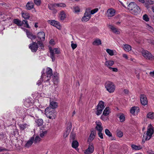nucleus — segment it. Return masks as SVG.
<instances>
[{"mask_svg": "<svg viewBox=\"0 0 154 154\" xmlns=\"http://www.w3.org/2000/svg\"><path fill=\"white\" fill-rule=\"evenodd\" d=\"M79 145V143L77 141L73 140L72 141V147L74 148H76Z\"/></svg>", "mask_w": 154, "mask_h": 154, "instance_id": "33", "label": "nucleus"}, {"mask_svg": "<svg viewBox=\"0 0 154 154\" xmlns=\"http://www.w3.org/2000/svg\"><path fill=\"white\" fill-rule=\"evenodd\" d=\"M141 53L143 56L146 59L151 61L154 60V56L151 53L147 50H143Z\"/></svg>", "mask_w": 154, "mask_h": 154, "instance_id": "6", "label": "nucleus"}, {"mask_svg": "<svg viewBox=\"0 0 154 154\" xmlns=\"http://www.w3.org/2000/svg\"><path fill=\"white\" fill-rule=\"evenodd\" d=\"M25 30H26L27 36L28 38H30L32 40L35 39L36 38V36L33 35V34L31 32H30L28 30L25 29Z\"/></svg>", "mask_w": 154, "mask_h": 154, "instance_id": "14", "label": "nucleus"}, {"mask_svg": "<svg viewBox=\"0 0 154 154\" xmlns=\"http://www.w3.org/2000/svg\"><path fill=\"white\" fill-rule=\"evenodd\" d=\"M35 4L36 5L40 6L41 3V0H34Z\"/></svg>", "mask_w": 154, "mask_h": 154, "instance_id": "47", "label": "nucleus"}, {"mask_svg": "<svg viewBox=\"0 0 154 154\" xmlns=\"http://www.w3.org/2000/svg\"><path fill=\"white\" fill-rule=\"evenodd\" d=\"M149 74L150 76L152 77H154V71L151 72H149Z\"/></svg>", "mask_w": 154, "mask_h": 154, "instance_id": "61", "label": "nucleus"}, {"mask_svg": "<svg viewBox=\"0 0 154 154\" xmlns=\"http://www.w3.org/2000/svg\"><path fill=\"white\" fill-rule=\"evenodd\" d=\"M71 46L72 49L74 50L77 47V45L76 44L72 43L71 44Z\"/></svg>", "mask_w": 154, "mask_h": 154, "instance_id": "57", "label": "nucleus"}, {"mask_svg": "<svg viewBox=\"0 0 154 154\" xmlns=\"http://www.w3.org/2000/svg\"><path fill=\"white\" fill-rule=\"evenodd\" d=\"M33 110L34 109L33 108H30L28 110V112H29V111L33 112Z\"/></svg>", "mask_w": 154, "mask_h": 154, "instance_id": "64", "label": "nucleus"}, {"mask_svg": "<svg viewBox=\"0 0 154 154\" xmlns=\"http://www.w3.org/2000/svg\"><path fill=\"white\" fill-rule=\"evenodd\" d=\"M50 53V57L52 59L53 61H54L55 60V54H58L60 53V51L58 50L57 48H54L52 49L51 48H49Z\"/></svg>", "mask_w": 154, "mask_h": 154, "instance_id": "7", "label": "nucleus"}, {"mask_svg": "<svg viewBox=\"0 0 154 154\" xmlns=\"http://www.w3.org/2000/svg\"><path fill=\"white\" fill-rule=\"evenodd\" d=\"M98 10V9L97 8H96L91 11L90 10L91 13V14H93L94 13L97 12Z\"/></svg>", "mask_w": 154, "mask_h": 154, "instance_id": "53", "label": "nucleus"}, {"mask_svg": "<svg viewBox=\"0 0 154 154\" xmlns=\"http://www.w3.org/2000/svg\"><path fill=\"white\" fill-rule=\"evenodd\" d=\"M35 121L37 125L38 126H41L43 124V120L42 119H38L37 120Z\"/></svg>", "mask_w": 154, "mask_h": 154, "instance_id": "32", "label": "nucleus"}, {"mask_svg": "<svg viewBox=\"0 0 154 154\" xmlns=\"http://www.w3.org/2000/svg\"><path fill=\"white\" fill-rule=\"evenodd\" d=\"M104 102L102 101H100L97 106V108L104 109Z\"/></svg>", "mask_w": 154, "mask_h": 154, "instance_id": "31", "label": "nucleus"}, {"mask_svg": "<svg viewBox=\"0 0 154 154\" xmlns=\"http://www.w3.org/2000/svg\"><path fill=\"white\" fill-rule=\"evenodd\" d=\"M139 110V108L138 107L134 106L131 108L130 109V112L131 113L133 114L135 113V111L137 112Z\"/></svg>", "mask_w": 154, "mask_h": 154, "instance_id": "23", "label": "nucleus"}, {"mask_svg": "<svg viewBox=\"0 0 154 154\" xmlns=\"http://www.w3.org/2000/svg\"><path fill=\"white\" fill-rule=\"evenodd\" d=\"M90 17H87L86 16L84 15V16L82 17V20L83 22H86L88 21L90 19Z\"/></svg>", "mask_w": 154, "mask_h": 154, "instance_id": "37", "label": "nucleus"}, {"mask_svg": "<svg viewBox=\"0 0 154 154\" xmlns=\"http://www.w3.org/2000/svg\"><path fill=\"white\" fill-rule=\"evenodd\" d=\"M49 43L50 44L53 45L55 44L54 40L53 39H51Z\"/></svg>", "mask_w": 154, "mask_h": 154, "instance_id": "60", "label": "nucleus"}, {"mask_svg": "<svg viewBox=\"0 0 154 154\" xmlns=\"http://www.w3.org/2000/svg\"><path fill=\"white\" fill-rule=\"evenodd\" d=\"M59 18L61 20H63L66 18V14L63 11H61L60 12Z\"/></svg>", "mask_w": 154, "mask_h": 154, "instance_id": "20", "label": "nucleus"}, {"mask_svg": "<svg viewBox=\"0 0 154 154\" xmlns=\"http://www.w3.org/2000/svg\"><path fill=\"white\" fill-rule=\"evenodd\" d=\"M96 134V133L95 131H92L88 139H90L92 140L95 138Z\"/></svg>", "mask_w": 154, "mask_h": 154, "instance_id": "28", "label": "nucleus"}, {"mask_svg": "<svg viewBox=\"0 0 154 154\" xmlns=\"http://www.w3.org/2000/svg\"><path fill=\"white\" fill-rule=\"evenodd\" d=\"M34 3L32 2H28L26 6V9L30 10L34 8Z\"/></svg>", "mask_w": 154, "mask_h": 154, "instance_id": "17", "label": "nucleus"}, {"mask_svg": "<svg viewBox=\"0 0 154 154\" xmlns=\"http://www.w3.org/2000/svg\"><path fill=\"white\" fill-rule=\"evenodd\" d=\"M79 8L78 6H76L74 8V11L75 12H79L80 11Z\"/></svg>", "mask_w": 154, "mask_h": 154, "instance_id": "55", "label": "nucleus"}, {"mask_svg": "<svg viewBox=\"0 0 154 154\" xmlns=\"http://www.w3.org/2000/svg\"><path fill=\"white\" fill-rule=\"evenodd\" d=\"M41 73V79L45 82H49L53 75L52 70L49 67H47L45 71V69H43Z\"/></svg>", "mask_w": 154, "mask_h": 154, "instance_id": "1", "label": "nucleus"}, {"mask_svg": "<svg viewBox=\"0 0 154 154\" xmlns=\"http://www.w3.org/2000/svg\"><path fill=\"white\" fill-rule=\"evenodd\" d=\"M109 68L114 72H117L118 71V69L116 68H112L111 67H109Z\"/></svg>", "mask_w": 154, "mask_h": 154, "instance_id": "56", "label": "nucleus"}, {"mask_svg": "<svg viewBox=\"0 0 154 154\" xmlns=\"http://www.w3.org/2000/svg\"><path fill=\"white\" fill-rule=\"evenodd\" d=\"M102 131H100L98 132V136L101 138V139H103V134L102 133Z\"/></svg>", "mask_w": 154, "mask_h": 154, "instance_id": "54", "label": "nucleus"}, {"mask_svg": "<svg viewBox=\"0 0 154 154\" xmlns=\"http://www.w3.org/2000/svg\"><path fill=\"white\" fill-rule=\"evenodd\" d=\"M110 112L109 108V107H106L104 110L103 114L104 116H106L109 114Z\"/></svg>", "mask_w": 154, "mask_h": 154, "instance_id": "29", "label": "nucleus"}, {"mask_svg": "<svg viewBox=\"0 0 154 154\" xmlns=\"http://www.w3.org/2000/svg\"><path fill=\"white\" fill-rule=\"evenodd\" d=\"M58 78L57 76H54L53 79V81L55 85L57 84L58 82Z\"/></svg>", "mask_w": 154, "mask_h": 154, "instance_id": "41", "label": "nucleus"}, {"mask_svg": "<svg viewBox=\"0 0 154 154\" xmlns=\"http://www.w3.org/2000/svg\"><path fill=\"white\" fill-rule=\"evenodd\" d=\"M146 28L149 30L151 32H152L153 31V28L147 24L146 26Z\"/></svg>", "mask_w": 154, "mask_h": 154, "instance_id": "52", "label": "nucleus"}, {"mask_svg": "<svg viewBox=\"0 0 154 154\" xmlns=\"http://www.w3.org/2000/svg\"><path fill=\"white\" fill-rule=\"evenodd\" d=\"M41 138L39 137V136H37L35 137V139H34V142L35 143H37L39 142L41 140Z\"/></svg>", "mask_w": 154, "mask_h": 154, "instance_id": "49", "label": "nucleus"}, {"mask_svg": "<svg viewBox=\"0 0 154 154\" xmlns=\"http://www.w3.org/2000/svg\"><path fill=\"white\" fill-rule=\"evenodd\" d=\"M114 64V62L111 60H109L108 61H106L105 63V66L107 67H110V66H112Z\"/></svg>", "mask_w": 154, "mask_h": 154, "instance_id": "19", "label": "nucleus"}, {"mask_svg": "<svg viewBox=\"0 0 154 154\" xmlns=\"http://www.w3.org/2000/svg\"><path fill=\"white\" fill-rule=\"evenodd\" d=\"M19 126L20 130H23L26 128H27L29 125L27 124H20Z\"/></svg>", "mask_w": 154, "mask_h": 154, "instance_id": "34", "label": "nucleus"}, {"mask_svg": "<svg viewBox=\"0 0 154 154\" xmlns=\"http://www.w3.org/2000/svg\"><path fill=\"white\" fill-rule=\"evenodd\" d=\"M94 151V147L92 143H90L88 148L85 151V154H90L92 153Z\"/></svg>", "mask_w": 154, "mask_h": 154, "instance_id": "11", "label": "nucleus"}, {"mask_svg": "<svg viewBox=\"0 0 154 154\" xmlns=\"http://www.w3.org/2000/svg\"><path fill=\"white\" fill-rule=\"evenodd\" d=\"M143 19L146 22L149 20V18L146 14H145L143 16Z\"/></svg>", "mask_w": 154, "mask_h": 154, "instance_id": "45", "label": "nucleus"}, {"mask_svg": "<svg viewBox=\"0 0 154 154\" xmlns=\"http://www.w3.org/2000/svg\"><path fill=\"white\" fill-rule=\"evenodd\" d=\"M22 25L23 24L24 25H25V26L27 28H30V27L29 26L28 23V21L27 20H23L22 21Z\"/></svg>", "mask_w": 154, "mask_h": 154, "instance_id": "38", "label": "nucleus"}, {"mask_svg": "<svg viewBox=\"0 0 154 154\" xmlns=\"http://www.w3.org/2000/svg\"><path fill=\"white\" fill-rule=\"evenodd\" d=\"M123 57L125 58L128 59V57L127 56V55L125 54H123Z\"/></svg>", "mask_w": 154, "mask_h": 154, "instance_id": "62", "label": "nucleus"}, {"mask_svg": "<svg viewBox=\"0 0 154 154\" xmlns=\"http://www.w3.org/2000/svg\"><path fill=\"white\" fill-rule=\"evenodd\" d=\"M108 17H112L113 16L115 13V10L112 9H109L107 11Z\"/></svg>", "mask_w": 154, "mask_h": 154, "instance_id": "18", "label": "nucleus"}, {"mask_svg": "<svg viewBox=\"0 0 154 154\" xmlns=\"http://www.w3.org/2000/svg\"><path fill=\"white\" fill-rule=\"evenodd\" d=\"M56 4V5L57 7H65L66 6V5L64 3H59Z\"/></svg>", "mask_w": 154, "mask_h": 154, "instance_id": "44", "label": "nucleus"}, {"mask_svg": "<svg viewBox=\"0 0 154 154\" xmlns=\"http://www.w3.org/2000/svg\"><path fill=\"white\" fill-rule=\"evenodd\" d=\"M154 132L153 129V128H149L148 129L147 132L146 134H144L143 137V139L142 140V143H144L145 140H149L151 137L152 134Z\"/></svg>", "mask_w": 154, "mask_h": 154, "instance_id": "4", "label": "nucleus"}, {"mask_svg": "<svg viewBox=\"0 0 154 154\" xmlns=\"http://www.w3.org/2000/svg\"><path fill=\"white\" fill-rule=\"evenodd\" d=\"M106 51L108 54H109V55L111 56H113L114 55L113 52L112 50L107 49L106 50Z\"/></svg>", "mask_w": 154, "mask_h": 154, "instance_id": "46", "label": "nucleus"}, {"mask_svg": "<svg viewBox=\"0 0 154 154\" xmlns=\"http://www.w3.org/2000/svg\"><path fill=\"white\" fill-rule=\"evenodd\" d=\"M127 8L134 15H136L140 12V8L134 2H130L128 5Z\"/></svg>", "mask_w": 154, "mask_h": 154, "instance_id": "2", "label": "nucleus"}, {"mask_svg": "<svg viewBox=\"0 0 154 154\" xmlns=\"http://www.w3.org/2000/svg\"><path fill=\"white\" fill-rule=\"evenodd\" d=\"M75 134L72 132L70 135V138L71 139L73 140L75 139Z\"/></svg>", "mask_w": 154, "mask_h": 154, "instance_id": "50", "label": "nucleus"}, {"mask_svg": "<svg viewBox=\"0 0 154 154\" xmlns=\"http://www.w3.org/2000/svg\"><path fill=\"white\" fill-rule=\"evenodd\" d=\"M147 117L151 119H154V113L153 112H149L147 115Z\"/></svg>", "mask_w": 154, "mask_h": 154, "instance_id": "35", "label": "nucleus"}, {"mask_svg": "<svg viewBox=\"0 0 154 154\" xmlns=\"http://www.w3.org/2000/svg\"><path fill=\"white\" fill-rule=\"evenodd\" d=\"M109 28L111 29V30L114 33L117 34H119V31L114 26L111 25H109Z\"/></svg>", "mask_w": 154, "mask_h": 154, "instance_id": "21", "label": "nucleus"}, {"mask_svg": "<svg viewBox=\"0 0 154 154\" xmlns=\"http://www.w3.org/2000/svg\"><path fill=\"white\" fill-rule=\"evenodd\" d=\"M22 17L25 19H29L30 17L28 13H23L22 14Z\"/></svg>", "mask_w": 154, "mask_h": 154, "instance_id": "39", "label": "nucleus"}, {"mask_svg": "<svg viewBox=\"0 0 154 154\" xmlns=\"http://www.w3.org/2000/svg\"><path fill=\"white\" fill-rule=\"evenodd\" d=\"M131 147L134 150H139L141 149L142 148L141 146L136 145L134 144L131 145Z\"/></svg>", "mask_w": 154, "mask_h": 154, "instance_id": "24", "label": "nucleus"}, {"mask_svg": "<svg viewBox=\"0 0 154 154\" xmlns=\"http://www.w3.org/2000/svg\"><path fill=\"white\" fill-rule=\"evenodd\" d=\"M29 47L32 51L33 52H35L38 48L37 43L34 42H32V44L29 45Z\"/></svg>", "mask_w": 154, "mask_h": 154, "instance_id": "9", "label": "nucleus"}, {"mask_svg": "<svg viewBox=\"0 0 154 154\" xmlns=\"http://www.w3.org/2000/svg\"><path fill=\"white\" fill-rule=\"evenodd\" d=\"M120 120L121 122H123L125 120V117L123 114H122L119 116Z\"/></svg>", "mask_w": 154, "mask_h": 154, "instance_id": "51", "label": "nucleus"}, {"mask_svg": "<svg viewBox=\"0 0 154 154\" xmlns=\"http://www.w3.org/2000/svg\"><path fill=\"white\" fill-rule=\"evenodd\" d=\"M96 126L95 127V129L97 130L98 132L100 131H103V127L102 126L101 123L98 121L96 122Z\"/></svg>", "mask_w": 154, "mask_h": 154, "instance_id": "12", "label": "nucleus"}, {"mask_svg": "<svg viewBox=\"0 0 154 154\" xmlns=\"http://www.w3.org/2000/svg\"><path fill=\"white\" fill-rule=\"evenodd\" d=\"M37 37L42 41H44L45 40V34L43 32H38L37 34Z\"/></svg>", "mask_w": 154, "mask_h": 154, "instance_id": "13", "label": "nucleus"}, {"mask_svg": "<svg viewBox=\"0 0 154 154\" xmlns=\"http://www.w3.org/2000/svg\"><path fill=\"white\" fill-rule=\"evenodd\" d=\"M145 6L148 9L149 8H150V6L148 4V3H146L145 4Z\"/></svg>", "mask_w": 154, "mask_h": 154, "instance_id": "63", "label": "nucleus"}, {"mask_svg": "<svg viewBox=\"0 0 154 154\" xmlns=\"http://www.w3.org/2000/svg\"><path fill=\"white\" fill-rule=\"evenodd\" d=\"M140 100L141 104L144 106L147 105L148 100L146 96L144 94H141L140 97Z\"/></svg>", "mask_w": 154, "mask_h": 154, "instance_id": "10", "label": "nucleus"}, {"mask_svg": "<svg viewBox=\"0 0 154 154\" xmlns=\"http://www.w3.org/2000/svg\"><path fill=\"white\" fill-rule=\"evenodd\" d=\"M50 24L51 25L56 27L57 26H59V22L54 20H51Z\"/></svg>", "mask_w": 154, "mask_h": 154, "instance_id": "26", "label": "nucleus"}, {"mask_svg": "<svg viewBox=\"0 0 154 154\" xmlns=\"http://www.w3.org/2000/svg\"><path fill=\"white\" fill-rule=\"evenodd\" d=\"M47 133V131H42V132L40 133V136L41 137L43 138L46 134Z\"/></svg>", "mask_w": 154, "mask_h": 154, "instance_id": "48", "label": "nucleus"}, {"mask_svg": "<svg viewBox=\"0 0 154 154\" xmlns=\"http://www.w3.org/2000/svg\"><path fill=\"white\" fill-rule=\"evenodd\" d=\"M37 43L40 47H43V43L41 41H38Z\"/></svg>", "mask_w": 154, "mask_h": 154, "instance_id": "59", "label": "nucleus"}, {"mask_svg": "<svg viewBox=\"0 0 154 154\" xmlns=\"http://www.w3.org/2000/svg\"><path fill=\"white\" fill-rule=\"evenodd\" d=\"M13 22L18 26H22V21L18 19H14L13 20Z\"/></svg>", "mask_w": 154, "mask_h": 154, "instance_id": "25", "label": "nucleus"}, {"mask_svg": "<svg viewBox=\"0 0 154 154\" xmlns=\"http://www.w3.org/2000/svg\"><path fill=\"white\" fill-rule=\"evenodd\" d=\"M91 9L89 8H88L86 9V11L84 14L87 17H91V13L90 11Z\"/></svg>", "mask_w": 154, "mask_h": 154, "instance_id": "30", "label": "nucleus"}, {"mask_svg": "<svg viewBox=\"0 0 154 154\" xmlns=\"http://www.w3.org/2000/svg\"><path fill=\"white\" fill-rule=\"evenodd\" d=\"M45 114L46 116L50 119H54L56 116L57 112L55 110L52 109L51 107H48L45 109Z\"/></svg>", "mask_w": 154, "mask_h": 154, "instance_id": "3", "label": "nucleus"}, {"mask_svg": "<svg viewBox=\"0 0 154 154\" xmlns=\"http://www.w3.org/2000/svg\"><path fill=\"white\" fill-rule=\"evenodd\" d=\"M117 135L119 137H121L123 135V132L120 130H117Z\"/></svg>", "mask_w": 154, "mask_h": 154, "instance_id": "42", "label": "nucleus"}, {"mask_svg": "<svg viewBox=\"0 0 154 154\" xmlns=\"http://www.w3.org/2000/svg\"><path fill=\"white\" fill-rule=\"evenodd\" d=\"M101 44V41L100 39H97L94 42L93 44L94 45H99Z\"/></svg>", "mask_w": 154, "mask_h": 154, "instance_id": "36", "label": "nucleus"}, {"mask_svg": "<svg viewBox=\"0 0 154 154\" xmlns=\"http://www.w3.org/2000/svg\"><path fill=\"white\" fill-rule=\"evenodd\" d=\"M34 140V137H32L27 142V143L25 145V146L26 147H29L32 145L33 142Z\"/></svg>", "mask_w": 154, "mask_h": 154, "instance_id": "16", "label": "nucleus"}, {"mask_svg": "<svg viewBox=\"0 0 154 154\" xmlns=\"http://www.w3.org/2000/svg\"><path fill=\"white\" fill-rule=\"evenodd\" d=\"M105 133L109 137H111L112 136V134L107 129L105 130Z\"/></svg>", "mask_w": 154, "mask_h": 154, "instance_id": "43", "label": "nucleus"}, {"mask_svg": "<svg viewBox=\"0 0 154 154\" xmlns=\"http://www.w3.org/2000/svg\"><path fill=\"white\" fill-rule=\"evenodd\" d=\"M50 107L52 109L56 108L57 106V103L54 101H52L50 103Z\"/></svg>", "mask_w": 154, "mask_h": 154, "instance_id": "22", "label": "nucleus"}, {"mask_svg": "<svg viewBox=\"0 0 154 154\" xmlns=\"http://www.w3.org/2000/svg\"><path fill=\"white\" fill-rule=\"evenodd\" d=\"M42 81H44V80H43L42 79H41V78L40 80H39L37 82V85L38 86L42 84Z\"/></svg>", "mask_w": 154, "mask_h": 154, "instance_id": "58", "label": "nucleus"}, {"mask_svg": "<svg viewBox=\"0 0 154 154\" xmlns=\"http://www.w3.org/2000/svg\"><path fill=\"white\" fill-rule=\"evenodd\" d=\"M56 3L49 4L48 5L49 9L52 11H53L54 12L56 13L57 11L55 9V8L57 6Z\"/></svg>", "mask_w": 154, "mask_h": 154, "instance_id": "15", "label": "nucleus"}, {"mask_svg": "<svg viewBox=\"0 0 154 154\" xmlns=\"http://www.w3.org/2000/svg\"><path fill=\"white\" fill-rule=\"evenodd\" d=\"M67 126L66 129V130L63 134V137H66L68 136L72 128V123L71 122H68L67 124Z\"/></svg>", "mask_w": 154, "mask_h": 154, "instance_id": "8", "label": "nucleus"}, {"mask_svg": "<svg viewBox=\"0 0 154 154\" xmlns=\"http://www.w3.org/2000/svg\"><path fill=\"white\" fill-rule=\"evenodd\" d=\"M123 48L125 50L127 51H129L131 49V46L128 44L124 45Z\"/></svg>", "mask_w": 154, "mask_h": 154, "instance_id": "27", "label": "nucleus"}, {"mask_svg": "<svg viewBox=\"0 0 154 154\" xmlns=\"http://www.w3.org/2000/svg\"><path fill=\"white\" fill-rule=\"evenodd\" d=\"M99 108H97V112H96V114L97 116L100 115L102 113V110L103 109Z\"/></svg>", "mask_w": 154, "mask_h": 154, "instance_id": "40", "label": "nucleus"}, {"mask_svg": "<svg viewBox=\"0 0 154 154\" xmlns=\"http://www.w3.org/2000/svg\"><path fill=\"white\" fill-rule=\"evenodd\" d=\"M105 88L110 93H113L115 90L116 86L114 84L110 81L106 82L105 84Z\"/></svg>", "mask_w": 154, "mask_h": 154, "instance_id": "5", "label": "nucleus"}]
</instances>
